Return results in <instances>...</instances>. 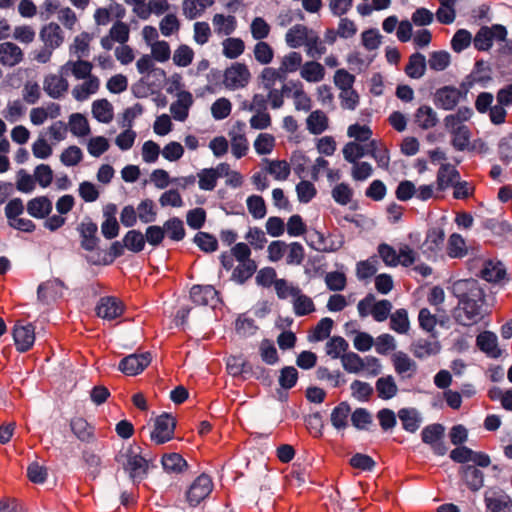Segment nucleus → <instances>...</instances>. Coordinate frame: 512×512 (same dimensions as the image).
<instances>
[{
  "label": "nucleus",
  "mask_w": 512,
  "mask_h": 512,
  "mask_svg": "<svg viewBox=\"0 0 512 512\" xmlns=\"http://www.w3.org/2000/svg\"><path fill=\"white\" fill-rule=\"evenodd\" d=\"M452 293L457 304L452 310L455 322L471 327L482 322L489 314L486 295L475 279H464L453 283Z\"/></svg>",
  "instance_id": "nucleus-1"
},
{
  "label": "nucleus",
  "mask_w": 512,
  "mask_h": 512,
  "mask_svg": "<svg viewBox=\"0 0 512 512\" xmlns=\"http://www.w3.org/2000/svg\"><path fill=\"white\" fill-rule=\"evenodd\" d=\"M139 446L129 445L123 448L116 457V461L122 465L125 472L134 483H140L148 473V460L141 455Z\"/></svg>",
  "instance_id": "nucleus-2"
},
{
  "label": "nucleus",
  "mask_w": 512,
  "mask_h": 512,
  "mask_svg": "<svg viewBox=\"0 0 512 512\" xmlns=\"http://www.w3.org/2000/svg\"><path fill=\"white\" fill-rule=\"evenodd\" d=\"M450 459L463 465H470L469 463H472L482 468H486L491 464V459L487 454L473 451L465 445H458L450 450Z\"/></svg>",
  "instance_id": "nucleus-3"
},
{
  "label": "nucleus",
  "mask_w": 512,
  "mask_h": 512,
  "mask_svg": "<svg viewBox=\"0 0 512 512\" xmlns=\"http://www.w3.org/2000/svg\"><path fill=\"white\" fill-rule=\"evenodd\" d=\"M176 421L173 416L163 413L155 419L154 429L150 433L152 442L157 445L164 444L174 437Z\"/></svg>",
  "instance_id": "nucleus-4"
},
{
  "label": "nucleus",
  "mask_w": 512,
  "mask_h": 512,
  "mask_svg": "<svg viewBox=\"0 0 512 512\" xmlns=\"http://www.w3.org/2000/svg\"><path fill=\"white\" fill-rule=\"evenodd\" d=\"M251 78L248 67L236 62L225 70L224 84L230 90H236L247 86Z\"/></svg>",
  "instance_id": "nucleus-5"
},
{
  "label": "nucleus",
  "mask_w": 512,
  "mask_h": 512,
  "mask_svg": "<svg viewBox=\"0 0 512 512\" xmlns=\"http://www.w3.org/2000/svg\"><path fill=\"white\" fill-rule=\"evenodd\" d=\"M445 427L441 424H431L426 426L422 432V441L429 445L433 452L437 455L443 456L446 454L447 448L443 441Z\"/></svg>",
  "instance_id": "nucleus-6"
},
{
  "label": "nucleus",
  "mask_w": 512,
  "mask_h": 512,
  "mask_svg": "<svg viewBox=\"0 0 512 512\" xmlns=\"http://www.w3.org/2000/svg\"><path fill=\"white\" fill-rule=\"evenodd\" d=\"M212 489V479L206 474H201L193 481L186 493L188 503L191 506H197L209 496Z\"/></svg>",
  "instance_id": "nucleus-7"
},
{
  "label": "nucleus",
  "mask_w": 512,
  "mask_h": 512,
  "mask_svg": "<svg viewBox=\"0 0 512 512\" xmlns=\"http://www.w3.org/2000/svg\"><path fill=\"white\" fill-rule=\"evenodd\" d=\"M151 362V354L144 352L124 357L119 363V370L126 375L135 376L141 373Z\"/></svg>",
  "instance_id": "nucleus-8"
},
{
  "label": "nucleus",
  "mask_w": 512,
  "mask_h": 512,
  "mask_svg": "<svg viewBox=\"0 0 512 512\" xmlns=\"http://www.w3.org/2000/svg\"><path fill=\"white\" fill-rule=\"evenodd\" d=\"M13 339L18 352L30 350L35 342V327L31 323H16L13 328Z\"/></svg>",
  "instance_id": "nucleus-9"
},
{
  "label": "nucleus",
  "mask_w": 512,
  "mask_h": 512,
  "mask_svg": "<svg viewBox=\"0 0 512 512\" xmlns=\"http://www.w3.org/2000/svg\"><path fill=\"white\" fill-rule=\"evenodd\" d=\"M66 75L48 74L43 79V90L52 99H61L69 89V83Z\"/></svg>",
  "instance_id": "nucleus-10"
},
{
  "label": "nucleus",
  "mask_w": 512,
  "mask_h": 512,
  "mask_svg": "<svg viewBox=\"0 0 512 512\" xmlns=\"http://www.w3.org/2000/svg\"><path fill=\"white\" fill-rule=\"evenodd\" d=\"M475 464L462 465L459 475L462 483L471 491L476 492L484 486V474Z\"/></svg>",
  "instance_id": "nucleus-11"
},
{
  "label": "nucleus",
  "mask_w": 512,
  "mask_h": 512,
  "mask_svg": "<svg viewBox=\"0 0 512 512\" xmlns=\"http://www.w3.org/2000/svg\"><path fill=\"white\" fill-rule=\"evenodd\" d=\"M190 298L193 303L203 306L215 307L218 299V292L212 285H194L190 289Z\"/></svg>",
  "instance_id": "nucleus-12"
},
{
  "label": "nucleus",
  "mask_w": 512,
  "mask_h": 512,
  "mask_svg": "<svg viewBox=\"0 0 512 512\" xmlns=\"http://www.w3.org/2000/svg\"><path fill=\"white\" fill-rule=\"evenodd\" d=\"M81 237V247L86 251H93L99 243L97 237L98 226L91 219H86L77 228Z\"/></svg>",
  "instance_id": "nucleus-13"
},
{
  "label": "nucleus",
  "mask_w": 512,
  "mask_h": 512,
  "mask_svg": "<svg viewBox=\"0 0 512 512\" xmlns=\"http://www.w3.org/2000/svg\"><path fill=\"white\" fill-rule=\"evenodd\" d=\"M123 312L122 303L113 296L100 298L96 306V314L100 318L113 320L119 317Z\"/></svg>",
  "instance_id": "nucleus-14"
},
{
  "label": "nucleus",
  "mask_w": 512,
  "mask_h": 512,
  "mask_svg": "<svg viewBox=\"0 0 512 512\" xmlns=\"http://www.w3.org/2000/svg\"><path fill=\"white\" fill-rule=\"evenodd\" d=\"M450 188L453 198L457 200H466L473 196L475 191L473 183L461 180L459 172L455 169H450Z\"/></svg>",
  "instance_id": "nucleus-15"
},
{
  "label": "nucleus",
  "mask_w": 512,
  "mask_h": 512,
  "mask_svg": "<svg viewBox=\"0 0 512 512\" xmlns=\"http://www.w3.org/2000/svg\"><path fill=\"white\" fill-rule=\"evenodd\" d=\"M70 428L75 437L81 442L93 443L96 439L94 426L83 417L72 418Z\"/></svg>",
  "instance_id": "nucleus-16"
},
{
  "label": "nucleus",
  "mask_w": 512,
  "mask_h": 512,
  "mask_svg": "<svg viewBox=\"0 0 512 512\" xmlns=\"http://www.w3.org/2000/svg\"><path fill=\"white\" fill-rule=\"evenodd\" d=\"M193 104L192 94L188 91H181L177 95V100L170 105V112L173 118L183 122L187 119L189 109Z\"/></svg>",
  "instance_id": "nucleus-17"
},
{
  "label": "nucleus",
  "mask_w": 512,
  "mask_h": 512,
  "mask_svg": "<svg viewBox=\"0 0 512 512\" xmlns=\"http://www.w3.org/2000/svg\"><path fill=\"white\" fill-rule=\"evenodd\" d=\"M23 51L13 42L0 44V63L3 66L14 67L23 60Z\"/></svg>",
  "instance_id": "nucleus-18"
},
{
  "label": "nucleus",
  "mask_w": 512,
  "mask_h": 512,
  "mask_svg": "<svg viewBox=\"0 0 512 512\" xmlns=\"http://www.w3.org/2000/svg\"><path fill=\"white\" fill-rule=\"evenodd\" d=\"M26 209L30 216L36 219H44L50 215L53 205L47 196H39L29 200Z\"/></svg>",
  "instance_id": "nucleus-19"
},
{
  "label": "nucleus",
  "mask_w": 512,
  "mask_h": 512,
  "mask_svg": "<svg viewBox=\"0 0 512 512\" xmlns=\"http://www.w3.org/2000/svg\"><path fill=\"white\" fill-rule=\"evenodd\" d=\"M472 132L470 126H459L450 129V142L458 151L471 150Z\"/></svg>",
  "instance_id": "nucleus-20"
},
{
  "label": "nucleus",
  "mask_w": 512,
  "mask_h": 512,
  "mask_svg": "<svg viewBox=\"0 0 512 512\" xmlns=\"http://www.w3.org/2000/svg\"><path fill=\"white\" fill-rule=\"evenodd\" d=\"M312 29L302 24L292 26L285 35V41L290 48L305 46Z\"/></svg>",
  "instance_id": "nucleus-21"
},
{
  "label": "nucleus",
  "mask_w": 512,
  "mask_h": 512,
  "mask_svg": "<svg viewBox=\"0 0 512 512\" xmlns=\"http://www.w3.org/2000/svg\"><path fill=\"white\" fill-rule=\"evenodd\" d=\"M92 68L93 66L90 62L79 58L77 61L69 60L66 62L60 67V72L62 75H67L71 72L76 79H86L92 76Z\"/></svg>",
  "instance_id": "nucleus-22"
},
{
  "label": "nucleus",
  "mask_w": 512,
  "mask_h": 512,
  "mask_svg": "<svg viewBox=\"0 0 512 512\" xmlns=\"http://www.w3.org/2000/svg\"><path fill=\"white\" fill-rule=\"evenodd\" d=\"M39 36L44 45L52 49L58 48L64 40L60 26L53 22L45 25L41 29Z\"/></svg>",
  "instance_id": "nucleus-23"
},
{
  "label": "nucleus",
  "mask_w": 512,
  "mask_h": 512,
  "mask_svg": "<svg viewBox=\"0 0 512 512\" xmlns=\"http://www.w3.org/2000/svg\"><path fill=\"white\" fill-rule=\"evenodd\" d=\"M212 24L218 36H230L237 28V19L233 15L217 13L212 18Z\"/></svg>",
  "instance_id": "nucleus-24"
},
{
  "label": "nucleus",
  "mask_w": 512,
  "mask_h": 512,
  "mask_svg": "<svg viewBox=\"0 0 512 512\" xmlns=\"http://www.w3.org/2000/svg\"><path fill=\"white\" fill-rule=\"evenodd\" d=\"M351 414V407L348 402L342 401L335 406L330 415L332 426L337 431H343L348 427V419Z\"/></svg>",
  "instance_id": "nucleus-25"
},
{
  "label": "nucleus",
  "mask_w": 512,
  "mask_h": 512,
  "mask_svg": "<svg viewBox=\"0 0 512 512\" xmlns=\"http://www.w3.org/2000/svg\"><path fill=\"white\" fill-rule=\"evenodd\" d=\"M478 348L488 356L496 358L500 356L501 350L498 347L497 336L490 331H484L477 336Z\"/></svg>",
  "instance_id": "nucleus-26"
},
{
  "label": "nucleus",
  "mask_w": 512,
  "mask_h": 512,
  "mask_svg": "<svg viewBox=\"0 0 512 512\" xmlns=\"http://www.w3.org/2000/svg\"><path fill=\"white\" fill-rule=\"evenodd\" d=\"M84 82L76 85L72 89V96L77 101H85L91 95L95 94L100 86V81L96 76H90L89 78L83 79Z\"/></svg>",
  "instance_id": "nucleus-27"
},
{
  "label": "nucleus",
  "mask_w": 512,
  "mask_h": 512,
  "mask_svg": "<svg viewBox=\"0 0 512 512\" xmlns=\"http://www.w3.org/2000/svg\"><path fill=\"white\" fill-rule=\"evenodd\" d=\"M296 294L292 299L293 312L298 317H303L316 310L311 297L305 295L302 290H293Z\"/></svg>",
  "instance_id": "nucleus-28"
},
{
  "label": "nucleus",
  "mask_w": 512,
  "mask_h": 512,
  "mask_svg": "<svg viewBox=\"0 0 512 512\" xmlns=\"http://www.w3.org/2000/svg\"><path fill=\"white\" fill-rule=\"evenodd\" d=\"M398 417L402 422L403 429L410 433L416 432L422 423V416L415 408L400 409Z\"/></svg>",
  "instance_id": "nucleus-29"
},
{
  "label": "nucleus",
  "mask_w": 512,
  "mask_h": 512,
  "mask_svg": "<svg viewBox=\"0 0 512 512\" xmlns=\"http://www.w3.org/2000/svg\"><path fill=\"white\" fill-rule=\"evenodd\" d=\"M393 366L397 374L410 378L416 371V363L404 352L398 351L393 357Z\"/></svg>",
  "instance_id": "nucleus-30"
},
{
  "label": "nucleus",
  "mask_w": 512,
  "mask_h": 512,
  "mask_svg": "<svg viewBox=\"0 0 512 512\" xmlns=\"http://www.w3.org/2000/svg\"><path fill=\"white\" fill-rule=\"evenodd\" d=\"M300 75L309 83H317L324 79L325 68L317 61H307L302 65Z\"/></svg>",
  "instance_id": "nucleus-31"
},
{
  "label": "nucleus",
  "mask_w": 512,
  "mask_h": 512,
  "mask_svg": "<svg viewBox=\"0 0 512 512\" xmlns=\"http://www.w3.org/2000/svg\"><path fill=\"white\" fill-rule=\"evenodd\" d=\"M375 389L378 397L382 400L392 399L398 392L395 379L391 375L378 378L375 383Z\"/></svg>",
  "instance_id": "nucleus-32"
},
{
  "label": "nucleus",
  "mask_w": 512,
  "mask_h": 512,
  "mask_svg": "<svg viewBox=\"0 0 512 512\" xmlns=\"http://www.w3.org/2000/svg\"><path fill=\"white\" fill-rule=\"evenodd\" d=\"M427 62L423 54L416 52L409 57L408 64L405 67V73L412 79L421 78L426 71Z\"/></svg>",
  "instance_id": "nucleus-33"
},
{
  "label": "nucleus",
  "mask_w": 512,
  "mask_h": 512,
  "mask_svg": "<svg viewBox=\"0 0 512 512\" xmlns=\"http://www.w3.org/2000/svg\"><path fill=\"white\" fill-rule=\"evenodd\" d=\"M481 276L488 282H499L506 276V269L499 261H485Z\"/></svg>",
  "instance_id": "nucleus-34"
},
{
  "label": "nucleus",
  "mask_w": 512,
  "mask_h": 512,
  "mask_svg": "<svg viewBox=\"0 0 512 512\" xmlns=\"http://www.w3.org/2000/svg\"><path fill=\"white\" fill-rule=\"evenodd\" d=\"M411 351L415 357L422 359L437 354L440 345L437 341L419 339L412 343Z\"/></svg>",
  "instance_id": "nucleus-35"
},
{
  "label": "nucleus",
  "mask_w": 512,
  "mask_h": 512,
  "mask_svg": "<svg viewBox=\"0 0 512 512\" xmlns=\"http://www.w3.org/2000/svg\"><path fill=\"white\" fill-rule=\"evenodd\" d=\"M92 114L101 123H109L113 119V107L107 99H99L92 104Z\"/></svg>",
  "instance_id": "nucleus-36"
},
{
  "label": "nucleus",
  "mask_w": 512,
  "mask_h": 512,
  "mask_svg": "<svg viewBox=\"0 0 512 512\" xmlns=\"http://www.w3.org/2000/svg\"><path fill=\"white\" fill-rule=\"evenodd\" d=\"M307 56L314 59L321 58L327 51L324 41L320 38L318 33L314 30L311 31L305 45Z\"/></svg>",
  "instance_id": "nucleus-37"
},
{
  "label": "nucleus",
  "mask_w": 512,
  "mask_h": 512,
  "mask_svg": "<svg viewBox=\"0 0 512 512\" xmlns=\"http://www.w3.org/2000/svg\"><path fill=\"white\" fill-rule=\"evenodd\" d=\"M390 329L398 334H406L410 329L408 312L404 308L395 310L390 316Z\"/></svg>",
  "instance_id": "nucleus-38"
},
{
  "label": "nucleus",
  "mask_w": 512,
  "mask_h": 512,
  "mask_svg": "<svg viewBox=\"0 0 512 512\" xmlns=\"http://www.w3.org/2000/svg\"><path fill=\"white\" fill-rule=\"evenodd\" d=\"M306 124L310 133L319 135L328 128V118L323 111L316 110L308 116Z\"/></svg>",
  "instance_id": "nucleus-39"
},
{
  "label": "nucleus",
  "mask_w": 512,
  "mask_h": 512,
  "mask_svg": "<svg viewBox=\"0 0 512 512\" xmlns=\"http://www.w3.org/2000/svg\"><path fill=\"white\" fill-rule=\"evenodd\" d=\"M343 157L348 163L359 162L367 153L366 145H362L356 141L346 143L342 149Z\"/></svg>",
  "instance_id": "nucleus-40"
},
{
  "label": "nucleus",
  "mask_w": 512,
  "mask_h": 512,
  "mask_svg": "<svg viewBox=\"0 0 512 512\" xmlns=\"http://www.w3.org/2000/svg\"><path fill=\"white\" fill-rule=\"evenodd\" d=\"M222 53L228 59H236L243 54L245 43L241 38L228 37L222 42Z\"/></svg>",
  "instance_id": "nucleus-41"
},
{
  "label": "nucleus",
  "mask_w": 512,
  "mask_h": 512,
  "mask_svg": "<svg viewBox=\"0 0 512 512\" xmlns=\"http://www.w3.org/2000/svg\"><path fill=\"white\" fill-rule=\"evenodd\" d=\"M350 419L354 428L364 431L369 430L373 422L372 414L362 407L356 408L353 412L351 411Z\"/></svg>",
  "instance_id": "nucleus-42"
},
{
  "label": "nucleus",
  "mask_w": 512,
  "mask_h": 512,
  "mask_svg": "<svg viewBox=\"0 0 512 512\" xmlns=\"http://www.w3.org/2000/svg\"><path fill=\"white\" fill-rule=\"evenodd\" d=\"M161 463L167 473H180L187 467L186 460L178 453L164 455Z\"/></svg>",
  "instance_id": "nucleus-43"
},
{
  "label": "nucleus",
  "mask_w": 512,
  "mask_h": 512,
  "mask_svg": "<svg viewBox=\"0 0 512 512\" xmlns=\"http://www.w3.org/2000/svg\"><path fill=\"white\" fill-rule=\"evenodd\" d=\"M256 269L257 266L254 260L240 262L239 265L236 266L233 270L232 280L238 284H243L250 277H252Z\"/></svg>",
  "instance_id": "nucleus-44"
},
{
  "label": "nucleus",
  "mask_w": 512,
  "mask_h": 512,
  "mask_svg": "<svg viewBox=\"0 0 512 512\" xmlns=\"http://www.w3.org/2000/svg\"><path fill=\"white\" fill-rule=\"evenodd\" d=\"M69 128L71 133L77 137H85L90 134V126L88 120L80 113H74L70 115Z\"/></svg>",
  "instance_id": "nucleus-45"
},
{
  "label": "nucleus",
  "mask_w": 512,
  "mask_h": 512,
  "mask_svg": "<svg viewBox=\"0 0 512 512\" xmlns=\"http://www.w3.org/2000/svg\"><path fill=\"white\" fill-rule=\"evenodd\" d=\"M415 121L422 129H429L437 124L438 118L431 107L421 106L416 112Z\"/></svg>",
  "instance_id": "nucleus-46"
},
{
  "label": "nucleus",
  "mask_w": 512,
  "mask_h": 512,
  "mask_svg": "<svg viewBox=\"0 0 512 512\" xmlns=\"http://www.w3.org/2000/svg\"><path fill=\"white\" fill-rule=\"evenodd\" d=\"M268 166L266 171L271 174L276 180H286L290 175V165L285 160H268L265 159Z\"/></svg>",
  "instance_id": "nucleus-47"
},
{
  "label": "nucleus",
  "mask_w": 512,
  "mask_h": 512,
  "mask_svg": "<svg viewBox=\"0 0 512 512\" xmlns=\"http://www.w3.org/2000/svg\"><path fill=\"white\" fill-rule=\"evenodd\" d=\"M316 377L318 380L328 382L332 387H339L346 382L344 375L339 370L330 371L323 366L317 368Z\"/></svg>",
  "instance_id": "nucleus-48"
},
{
  "label": "nucleus",
  "mask_w": 512,
  "mask_h": 512,
  "mask_svg": "<svg viewBox=\"0 0 512 512\" xmlns=\"http://www.w3.org/2000/svg\"><path fill=\"white\" fill-rule=\"evenodd\" d=\"M164 231L173 241H181L185 237L184 224L178 217L168 219L163 225Z\"/></svg>",
  "instance_id": "nucleus-49"
},
{
  "label": "nucleus",
  "mask_w": 512,
  "mask_h": 512,
  "mask_svg": "<svg viewBox=\"0 0 512 512\" xmlns=\"http://www.w3.org/2000/svg\"><path fill=\"white\" fill-rule=\"evenodd\" d=\"M126 248L134 253H139L144 249L145 237L138 230H129L123 237Z\"/></svg>",
  "instance_id": "nucleus-50"
},
{
  "label": "nucleus",
  "mask_w": 512,
  "mask_h": 512,
  "mask_svg": "<svg viewBox=\"0 0 512 512\" xmlns=\"http://www.w3.org/2000/svg\"><path fill=\"white\" fill-rule=\"evenodd\" d=\"M349 347L348 342L341 336H334L326 343V353L333 359L341 358Z\"/></svg>",
  "instance_id": "nucleus-51"
},
{
  "label": "nucleus",
  "mask_w": 512,
  "mask_h": 512,
  "mask_svg": "<svg viewBox=\"0 0 512 512\" xmlns=\"http://www.w3.org/2000/svg\"><path fill=\"white\" fill-rule=\"evenodd\" d=\"M363 359L357 353L349 352L341 356L343 368L349 373H360L364 370Z\"/></svg>",
  "instance_id": "nucleus-52"
},
{
  "label": "nucleus",
  "mask_w": 512,
  "mask_h": 512,
  "mask_svg": "<svg viewBox=\"0 0 512 512\" xmlns=\"http://www.w3.org/2000/svg\"><path fill=\"white\" fill-rule=\"evenodd\" d=\"M254 57L255 60L261 65H268L272 62L274 57L273 48L264 41H258L254 46Z\"/></svg>",
  "instance_id": "nucleus-53"
},
{
  "label": "nucleus",
  "mask_w": 512,
  "mask_h": 512,
  "mask_svg": "<svg viewBox=\"0 0 512 512\" xmlns=\"http://www.w3.org/2000/svg\"><path fill=\"white\" fill-rule=\"evenodd\" d=\"M333 200L342 206L349 204L353 197V190L347 183H339L331 191Z\"/></svg>",
  "instance_id": "nucleus-54"
},
{
  "label": "nucleus",
  "mask_w": 512,
  "mask_h": 512,
  "mask_svg": "<svg viewBox=\"0 0 512 512\" xmlns=\"http://www.w3.org/2000/svg\"><path fill=\"white\" fill-rule=\"evenodd\" d=\"M275 146V137L269 133H260L254 141V149L258 155L270 154Z\"/></svg>",
  "instance_id": "nucleus-55"
},
{
  "label": "nucleus",
  "mask_w": 512,
  "mask_h": 512,
  "mask_svg": "<svg viewBox=\"0 0 512 512\" xmlns=\"http://www.w3.org/2000/svg\"><path fill=\"white\" fill-rule=\"evenodd\" d=\"M261 359L268 365H275L279 361V356L274 343L268 339L262 340L259 347Z\"/></svg>",
  "instance_id": "nucleus-56"
},
{
  "label": "nucleus",
  "mask_w": 512,
  "mask_h": 512,
  "mask_svg": "<svg viewBox=\"0 0 512 512\" xmlns=\"http://www.w3.org/2000/svg\"><path fill=\"white\" fill-rule=\"evenodd\" d=\"M377 259L376 257H370L367 260H363L356 265V275L359 280H366L371 278L377 272Z\"/></svg>",
  "instance_id": "nucleus-57"
},
{
  "label": "nucleus",
  "mask_w": 512,
  "mask_h": 512,
  "mask_svg": "<svg viewBox=\"0 0 512 512\" xmlns=\"http://www.w3.org/2000/svg\"><path fill=\"white\" fill-rule=\"evenodd\" d=\"M350 388L352 396L359 402H367L374 391L373 387L369 383L360 380H354L351 383Z\"/></svg>",
  "instance_id": "nucleus-58"
},
{
  "label": "nucleus",
  "mask_w": 512,
  "mask_h": 512,
  "mask_svg": "<svg viewBox=\"0 0 512 512\" xmlns=\"http://www.w3.org/2000/svg\"><path fill=\"white\" fill-rule=\"evenodd\" d=\"M199 188L203 191H212L217 185V176L213 168H204L197 173Z\"/></svg>",
  "instance_id": "nucleus-59"
},
{
  "label": "nucleus",
  "mask_w": 512,
  "mask_h": 512,
  "mask_svg": "<svg viewBox=\"0 0 512 512\" xmlns=\"http://www.w3.org/2000/svg\"><path fill=\"white\" fill-rule=\"evenodd\" d=\"M294 99L295 108L298 111L308 112L311 110V99L303 89V84L294 85V92L292 94Z\"/></svg>",
  "instance_id": "nucleus-60"
},
{
  "label": "nucleus",
  "mask_w": 512,
  "mask_h": 512,
  "mask_svg": "<svg viewBox=\"0 0 512 512\" xmlns=\"http://www.w3.org/2000/svg\"><path fill=\"white\" fill-rule=\"evenodd\" d=\"M298 380V371L293 366H285L280 370L278 382L281 388L289 390L293 388Z\"/></svg>",
  "instance_id": "nucleus-61"
},
{
  "label": "nucleus",
  "mask_w": 512,
  "mask_h": 512,
  "mask_svg": "<svg viewBox=\"0 0 512 512\" xmlns=\"http://www.w3.org/2000/svg\"><path fill=\"white\" fill-rule=\"evenodd\" d=\"M270 30V25L262 17H255L250 24L251 35L257 41L267 38Z\"/></svg>",
  "instance_id": "nucleus-62"
},
{
  "label": "nucleus",
  "mask_w": 512,
  "mask_h": 512,
  "mask_svg": "<svg viewBox=\"0 0 512 512\" xmlns=\"http://www.w3.org/2000/svg\"><path fill=\"white\" fill-rule=\"evenodd\" d=\"M286 263L288 265H300L305 258V250L301 243L292 242L287 244Z\"/></svg>",
  "instance_id": "nucleus-63"
},
{
  "label": "nucleus",
  "mask_w": 512,
  "mask_h": 512,
  "mask_svg": "<svg viewBox=\"0 0 512 512\" xmlns=\"http://www.w3.org/2000/svg\"><path fill=\"white\" fill-rule=\"evenodd\" d=\"M247 208L255 219H262L266 215L265 201L261 196L251 195L247 198Z\"/></svg>",
  "instance_id": "nucleus-64"
}]
</instances>
